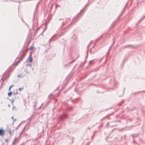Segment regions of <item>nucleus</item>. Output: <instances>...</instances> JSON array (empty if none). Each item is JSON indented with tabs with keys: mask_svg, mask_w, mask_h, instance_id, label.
<instances>
[{
	"mask_svg": "<svg viewBox=\"0 0 145 145\" xmlns=\"http://www.w3.org/2000/svg\"><path fill=\"white\" fill-rule=\"evenodd\" d=\"M11 89V87H9V88H8V90L9 91H10Z\"/></svg>",
	"mask_w": 145,
	"mask_h": 145,
	"instance_id": "423d86ee",
	"label": "nucleus"
},
{
	"mask_svg": "<svg viewBox=\"0 0 145 145\" xmlns=\"http://www.w3.org/2000/svg\"><path fill=\"white\" fill-rule=\"evenodd\" d=\"M5 131L2 129H0V136L3 137L5 134Z\"/></svg>",
	"mask_w": 145,
	"mask_h": 145,
	"instance_id": "f257e3e1",
	"label": "nucleus"
},
{
	"mask_svg": "<svg viewBox=\"0 0 145 145\" xmlns=\"http://www.w3.org/2000/svg\"><path fill=\"white\" fill-rule=\"evenodd\" d=\"M12 93L11 91H10L8 93V97H10L12 94Z\"/></svg>",
	"mask_w": 145,
	"mask_h": 145,
	"instance_id": "20e7f679",
	"label": "nucleus"
},
{
	"mask_svg": "<svg viewBox=\"0 0 145 145\" xmlns=\"http://www.w3.org/2000/svg\"><path fill=\"white\" fill-rule=\"evenodd\" d=\"M23 89V88H19V90H22V89Z\"/></svg>",
	"mask_w": 145,
	"mask_h": 145,
	"instance_id": "6e6552de",
	"label": "nucleus"
},
{
	"mask_svg": "<svg viewBox=\"0 0 145 145\" xmlns=\"http://www.w3.org/2000/svg\"><path fill=\"white\" fill-rule=\"evenodd\" d=\"M34 48V47H33V46H31V47H30V50H32V49H33Z\"/></svg>",
	"mask_w": 145,
	"mask_h": 145,
	"instance_id": "39448f33",
	"label": "nucleus"
},
{
	"mask_svg": "<svg viewBox=\"0 0 145 145\" xmlns=\"http://www.w3.org/2000/svg\"><path fill=\"white\" fill-rule=\"evenodd\" d=\"M28 61L30 62H32V57L31 56H30L29 57L28 59Z\"/></svg>",
	"mask_w": 145,
	"mask_h": 145,
	"instance_id": "f03ea898",
	"label": "nucleus"
},
{
	"mask_svg": "<svg viewBox=\"0 0 145 145\" xmlns=\"http://www.w3.org/2000/svg\"><path fill=\"white\" fill-rule=\"evenodd\" d=\"M14 86V85H12L10 86V87H11V88H12V87H13Z\"/></svg>",
	"mask_w": 145,
	"mask_h": 145,
	"instance_id": "0eeeda50",
	"label": "nucleus"
},
{
	"mask_svg": "<svg viewBox=\"0 0 145 145\" xmlns=\"http://www.w3.org/2000/svg\"><path fill=\"white\" fill-rule=\"evenodd\" d=\"M14 129L11 130V129H9L8 130V132L10 134H11L12 132L14 131Z\"/></svg>",
	"mask_w": 145,
	"mask_h": 145,
	"instance_id": "7ed1b4c3",
	"label": "nucleus"
}]
</instances>
